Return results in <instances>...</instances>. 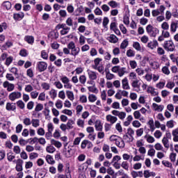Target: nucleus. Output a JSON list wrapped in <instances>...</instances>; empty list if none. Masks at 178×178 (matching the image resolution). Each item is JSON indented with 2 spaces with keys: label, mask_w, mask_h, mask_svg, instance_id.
<instances>
[{
  "label": "nucleus",
  "mask_w": 178,
  "mask_h": 178,
  "mask_svg": "<svg viewBox=\"0 0 178 178\" xmlns=\"http://www.w3.org/2000/svg\"><path fill=\"white\" fill-rule=\"evenodd\" d=\"M109 140L111 143H114L119 148H124V140H122L121 137L116 135H112L110 136Z\"/></svg>",
  "instance_id": "nucleus-1"
},
{
  "label": "nucleus",
  "mask_w": 178,
  "mask_h": 178,
  "mask_svg": "<svg viewBox=\"0 0 178 178\" xmlns=\"http://www.w3.org/2000/svg\"><path fill=\"white\" fill-rule=\"evenodd\" d=\"M67 48L70 49V55L74 56V58L80 54V47H76V44L73 41L68 43Z\"/></svg>",
  "instance_id": "nucleus-2"
},
{
  "label": "nucleus",
  "mask_w": 178,
  "mask_h": 178,
  "mask_svg": "<svg viewBox=\"0 0 178 178\" xmlns=\"http://www.w3.org/2000/svg\"><path fill=\"white\" fill-rule=\"evenodd\" d=\"M56 29L57 30H62L60 31V33L61 35H66V34H68L69 32L70 31V28L66 25V24H58L56 26Z\"/></svg>",
  "instance_id": "nucleus-3"
},
{
  "label": "nucleus",
  "mask_w": 178,
  "mask_h": 178,
  "mask_svg": "<svg viewBox=\"0 0 178 178\" xmlns=\"http://www.w3.org/2000/svg\"><path fill=\"white\" fill-rule=\"evenodd\" d=\"M164 49L168 51V52H173L175 51L176 47L175 46V43L172 40H166L164 42L163 45Z\"/></svg>",
  "instance_id": "nucleus-4"
},
{
  "label": "nucleus",
  "mask_w": 178,
  "mask_h": 178,
  "mask_svg": "<svg viewBox=\"0 0 178 178\" xmlns=\"http://www.w3.org/2000/svg\"><path fill=\"white\" fill-rule=\"evenodd\" d=\"M146 31L150 37H156V34L159 33V30L156 28H154L152 25L149 24L146 26Z\"/></svg>",
  "instance_id": "nucleus-5"
},
{
  "label": "nucleus",
  "mask_w": 178,
  "mask_h": 178,
  "mask_svg": "<svg viewBox=\"0 0 178 178\" xmlns=\"http://www.w3.org/2000/svg\"><path fill=\"white\" fill-rule=\"evenodd\" d=\"M47 67H48V64L44 61H39L37 63V69L38 72H42L47 70Z\"/></svg>",
  "instance_id": "nucleus-6"
},
{
  "label": "nucleus",
  "mask_w": 178,
  "mask_h": 178,
  "mask_svg": "<svg viewBox=\"0 0 178 178\" xmlns=\"http://www.w3.org/2000/svg\"><path fill=\"white\" fill-rule=\"evenodd\" d=\"M112 115H113V116H118L119 118V119H120V120H124V119L126 118V113L123 112V111H119L118 110H113L111 111Z\"/></svg>",
  "instance_id": "nucleus-7"
},
{
  "label": "nucleus",
  "mask_w": 178,
  "mask_h": 178,
  "mask_svg": "<svg viewBox=\"0 0 178 178\" xmlns=\"http://www.w3.org/2000/svg\"><path fill=\"white\" fill-rule=\"evenodd\" d=\"M8 98L10 101H16V99L22 98V92H13L9 95Z\"/></svg>",
  "instance_id": "nucleus-8"
},
{
  "label": "nucleus",
  "mask_w": 178,
  "mask_h": 178,
  "mask_svg": "<svg viewBox=\"0 0 178 178\" xmlns=\"http://www.w3.org/2000/svg\"><path fill=\"white\" fill-rule=\"evenodd\" d=\"M87 72L90 80H97V79H98L99 74L97 72L90 70H88Z\"/></svg>",
  "instance_id": "nucleus-9"
},
{
  "label": "nucleus",
  "mask_w": 178,
  "mask_h": 178,
  "mask_svg": "<svg viewBox=\"0 0 178 178\" xmlns=\"http://www.w3.org/2000/svg\"><path fill=\"white\" fill-rule=\"evenodd\" d=\"M159 45V43H158V41L154 40L152 41H150L147 43V47L149 48V49H156V47Z\"/></svg>",
  "instance_id": "nucleus-10"
},
{
  "label": "nucleus",
  "mask_w": 178,
  "mask_h": 178,
  "mask_svg": "<svg viewBox=\"0 0 178 178\" xmlns=\"http://www.w3.org/2000/svg\"><path fill=\"white\" fill-rule=\"evenodd\" d=\"M106 120H107L108 123H111V124H115V123L118 122V117H116V115H107L106 116Z\"/></svg>",
  "instance_id": "nucleus-11"
},
{
  "label": "nucleus",
  "mask_w": 178,
  "mask_h": 178,
  "mask_svg": "<svg viewBox=\"0 0 178 178\" xmlns=\"http://www.w3.org/2000/svg\"><path fill=\"white\" fill-rule=\"evenodd\" d=\"M3 87H4V88H7V91L9 92L13 91V90H15V85L13 83H9L8 81L3 82Z\"/></svg>",
  "instance_id": "nucleus-12"
},
{
  "label": "nucleus",
  "mask_w": 178,
  "mask_h": 178,
  "mask_svg": "<svg viewBox=\"0 0 178 178\" xmlns=\"http://www.w3.org/2000/svg\"><path fill=\"white\" fill-rule=\"evenodd\" d=\"M121 83L123 90H130V85L129 84V79H127V77L122 79Z\"/></svg>",
  "instance_id": "nucleus-13"
},
{
  "label": "nucleus",
  "mask_w": 178,
  "mask_h": 178,
  "mask_svg": "<svg viewBox=\"0 0 178 178\" xmlns=\"http://www.w3.org/2000/svg\"><path fill=\"white\" fill-rule=\"evenodd\" d=\"M147 92L148 94H151L152 97H156L159 94L158 91L155 90V88L152 86H148L147 88Z\"/></svg>",
  "instance_id": "nucleus-14"
},
{
  "label": "nucleus",
  "mask_w": 178,
  "mask_h": 178,
  "mask_svg": "<svg viewBox=\"0 0 178 178\" xmlns=\"http://www.w3.org/2000/svg\"><path fill=\"white\" fill-rule=\"evenodd\" d=\"M15 170L17 172H23V160L20 159L17 160Z\"/></svg>",
  "instance_id": "nucleus-15"
},
{
  "label": "nucleus",
  "mask_w": 178,
  "mask_h": 178,
  "mask_svg": "<svg viewBox=\"0 0 178 178\" xmlns=\"http://www.w3.org/2000/svg\"><path fill=\"white\" fill-rule=\"evenodd\" d=\"M152 108L156 112H162V111H163V108H165V106L163 105H159L156 103H153Z\"/></svg>",
  "instance_id": "nucleus-16"
},
{
  "label": "nucleus",
  "mask_w": 178,
  "mask_h": 178,
  "mask_svg": "<svg viewBox=\"0 0 178 178\" xmlns=\"http://www.w3.org/2000/svg\"><path fill=\"white\" fill-rule=\"evenodd\" d=\"M95 128L97 131H102L103 127L101 120H97L95 122Z\"/></svg>",
  "instance_id": "nucleus-17"
},
{
  "label": "nucleus",
  "mask_w": 178,
  "mask_h": 178,
  "mask_svg": "<svg viewBox=\"0 0 178 178\" xmlns=\"http://www.w3.org/2000/svg\"><path fill=\"white\" fill-rule=\"evenodd\" d=\"M143 176L145 178H149V177H155L156 176V174L154 172H149L148 170H145L143 171Z\"/></svg>",
  "instance_id": "nucleus-18"
},
{
  "label": "nucleus",
  "mask_w": 178,
  "mask_h": 178,
  "mask_svg": "<svg viewBox=\"0 0 178 178\" xmlns=\"http://www.w3.org/2000/svg\"><path fill=\"white\" fill-rule=\"evenodd\" d=\"M107 40L109 41V42H111V44H116V42L119 41L118 37H116V35L114 34L110 35V36L107 38Z\"/></svg>",
  "instance_id": "nucleus-19"
},
{
  "label": "nucleus",
  "mask_w": 178,
  "mask_h": 178,
  "mask_svg": "<svg viewBox=\"0 0 178 178\" xmlns=\"http://www.w3.org/2000/svg\"><path fill=\"white\" fill-rule=\"evenodd\" d=\"M149 65L154 70H158L161 67V63L157 61L149 62Z\"/></svg>",
  "instance_id": "nucleus-20"
},
{
  "label": "nucleus",
  "mask_w": 178,
  "mask_h": 178,
  "mask_svg": "<svg viewBox=\"0 0 178 178\" xmlns=\"http://www.w3.org/2000/svg\"><path fill=\"white\" fill-rule=\"evenodd\" d=\"M174 143H178V127L172 131Z\"/></svg>",
  "instance_id": "nucleus-21"
},
{
  "label": "nucleus",
  "mask_w": 178,
  "mask_h": 178,
  "mask_svg": "<svg viewBox=\"0 0 178 178\" xmlns=\"http://www.w3.org/2000/svg\"><path fill=\"white\" fill-rule=\"evenodd\" d=\"M49 95L51 99H55V98L58 97V92L55 89H51L50 91H49Z\"/></svg>",
  "instance_id": "nucleus-22"
},
{
  "label": "nucleus",
  "mask_w": 178,
  "mask_h": 178,
  "mask_svg": "<svg viewBox=\"0 0 178 178\" xmlns=\"http://www.w3.org/2000/svg\"><path fill=\"white\" fill-rule=\"evenodd\" d=\"M108 6H111V8H113V9H115L116 8H119V6H120V4L115 1L112 0L108 2Z\"/></svg>",
  "instance_id": "nucleus-23"
},
{
  "label": "nucleus",
  "mask_w": 178,
  "mask_h": 178,
  "mask_svg": "<svg viewBox=\"0 0 178 178\" xmlns=\"http://www.w3.org/2000/svg\"><path fill=\"white\" fill-rule=\"evenodd\" d=\"M126 73H127V70L126 69V67H120L119 68L118 70V76L119 77H123V76H124V74H126Z\"/></svg>",
  "instance_id": "nucleus-24"
},
{
  "label": "nucleus",
  "mask_w": 178,
  "mask_h": 178,
  "mask_svg": "<svg viewBox=\"0 0 178 178\" xmlns=\"http://www.w3.org/2000/svg\"><path fill=\"white\" fill-rule=\"evenodd\" d=\"M161 141L164 148L169 149V147H170V145H169V139H168V138L164 136Z\"/></svg>",
  "instance_id": "nucleus-25"
},
{
  "label": "nucleus",
  "mask_w": 178,
  "mask_h": 178,
  "mask_svg": "<svg viewBox=\"0 0 178 178\" xmlns=\"http://www.w3.org/2000/svg\"><path fill=\"white\" fill-rule=\"evenodd\" d=\"M131 85L133 87V88H140V86H141V83H140V80L135 79L131 81Z\"/></svg>",
  "instance_id": "nucleus-26"
},
{
  "label": "nucleus",
  "mask_w": 178,
  "mask_h": 178,
  "mask_svg": "<svg viewBox=\"0 0 178 178\" xmlns=\"http://www.w3.org/2000/svg\"><path fill=\"white\" fill-rule=\"evenodd\" d=\"M64 155H65L66 158H70L72 156V148L70 147H65Z\"/></svg>",
  "instance_id": "nucleus-27"
},
{
  "label": "nucleus",
  "mask_w": 178,
  "mask_h": 178,
  "mask_svg": "<svg viewBox=\"0 0 178 178\" xmlns=\"http://www.w3.org/2000/svg\"><path fill=\"white\" fill-rule=\"evenodd\" d=\"M178 29V21L176 22H172L170 24V31L172 33H176V31Z\"/></svg>",
  "instance_id": "nucleus-28"
},
{
  "label": "nucleus",
  "mask_w": 178,
  "mask_h": 178,
  "mask_svg": "<svg viewBox=\"0 0 178 178\" xmlns=\"http://www.w3.org/2000/svg\"><path fill=\"white\" fill-rule=\"evenodd\" d=\"M145 138L146 141H147V143H149V144H152V143H155V138H154L151 135H145Z\"/></svg>",
  "instance_id": "nucleus-29"
},
{
  "label": "nucleus",
  "mask_w": 178,
  "mask_h": 178,
  "mask_svg": "<svg viewBox=\"0 0 178 178\" xmlns=\"http://www.w3.org/2000/svg\"><path fill=\"white\" fill-rule=\"evenodd\" d=\"M66 95L70 101H74V93L70 90H66Z\"/></svg>",
  "instance_id": "nucleus-30"
},
{
  "label": "nucleus",
  "mask_w": 178,
  "mask_h": 178,
  "mask_svg": "<svg viewBox=\"0 0 178 178\" xmlns=\"http://www.w3.org/2000/svg\"><path fill=\"white\" fill-rule=\"evenodd\" d=\"M51 145H54L56 148H60L62 147V143L54 139L51 140Z\"/></svg>",
  "instance_id": "nucleus-31"
},
{
  "label": "nucleus",
  "mask_w": 178,
  "mask_h": 178,
  "mask_svg": "<svg viewBox=\"0 0 178 178\" xmlns=\"http://www.w3.org/2000/svg\"><path fill=\"white\" fill-rule=\"evenodd\" d=\"M24 17V13H16L13 15V19L15 20H22V19Z\"/></svg>",
  "instance_id": "nucleus-32"
},
{
  "label": "nucleus",
  "mask_w": 178,
  "mask_h": 178,
  "mask_svg": "<svg viewBox=\"0 0 178 178\" xmlns=\"http://www.w3.org/2000/svg\"><path fill=\"white\" fill-rule=\"evenodd\" d=\"M133 48L136 49V51H141V44L138 42H134L132 44Z\"/></svg>",
  "instance_id": "nucleus-33"
},
{
  "label": "nucleus",
  "mask_w": 178,
  "mask_h": 178,
  "mask_svg": "<svg viewBox=\"0 0 178 178\" xmlns=\"http://www.w3.org/2000/svg\"><path fill=\"white\" fill-rule=\"evenodd\" d=\"M12 62H13V56H10L6 58L4 65H6L7 67H9L10 66V63H12Z\"/></svg>",
  "instance_id": "nucleus-34"
},
{
  "label": "nucleus",
  "mask_w": 178,
  "mask_h": 178,
  "mask_svg": "<svg viewBox=\"0 0 178 178\" xmlns=\"http://www.w3.org/2000/svg\"><path fill=\"white\" fill-rule=\"evenodd\" d=\"M147 124L149 125V129L152 132L155 131V125H154V120L151 119L148 121Z\"/></svg>",
  "instance_id": "nucleus-35"
},
{
  "label": "nucleus",
  "mask_w": 178,
  "mask_h": 178,
  "mask_svg": "<svg viewBox=\"0 0 178 178\" xmlns=\"http://www.w3.org/2000/svg\"><path fill=\"white\" fill-rule=\"evenodd\" d=\"M46 161L47 163H49L50 165H54V163H55V160H54L52 156L49 154L46 156Z\"/></svg>",
  "instance_id": "nucleus-36"
},
{
  "label": "nucleus",
  "mask_w": 178,
  "mask_h": 178,
  "mask_svg": "<svg viewBox=\"0 0 178 178\" xmlns=\"http://www.w3.org/2000/svg\"><path fill=\"white\" fill-rule=\"evenodd\" d=\"M6 109H7V111H15V109H16V104L7 103Z\"/></svg>",
  "instance_id": "nucleus-37"
},
{
  "label": "nucleus",
  "mask_w": 178,
  "mask_h": 178,
  "mask_svg": "<svg viewBox=\"0 0 178 178\" xmlns=\"http://www.w3.org/2000/svg\"><path fill=\"white\" fill-rule=\"evenodd\" d=\"M41 87H42V90H44V91H48V90H49V88H51V85L48 83L42 82L41 83Z\"/></svg>",
  "instance_id": "nucleus-38"
},
{
  "label": "nucleus",
  "mask_w": 178,
  "mask_h": 178,
  "mask_svg": "<svg viewBox=\"0 0 178 178\" xmlns=\"http://www.w3.org/2000/svg\"><path fill=\"white\" fill-rule=\"evenodd\" d=\"M2 6H3V8H6L7 10H9V9L12 8V3H10V1H6L3 2Z\"/></svg>",
  "instance_id": "nucleus-39"
},
{
  "label": "nucleus",
  "mask_w": 178,
  "mask_h": 178,
  "mask_svg": "<svg viewBox=\"0 0 178 178\" xmlns=\"http://www.w3.org/2000/svg\"><path fill=\"white\" fill-rule=\"evenodd\" d=\"M129 47V40L127 39H125L122 41V42L120 44V49H126Z\"/></svg>",
  "instance_id": "nucleus-40"
},
{
  "label": "nucleus",
  "mask_w": 178,
  "mask_h": 178,
  "mask_svg": "<svg viewBox=\"0 0 178 178\" xmlns=\"http://www.w3.org/2000/svg\"><path fill=\"white\" fill-rule=\"evenodd\" d=\"M46 151L49 154H54L56 151V149L54 146L49 145L46 147Z\"/></svg>",
  "instance_id": "nucleus-41"
},
{
  "label": "nucleus",
  "mask_w": 178,
  "mask_h": 178,
  "mask_svg": "<svg viewBox=\"0 0 178 178\" xmlns=\"http://www.w3.org/2000/svg\"><path fill=\"white\" fill-rule=\"evenodd\" d=\"M24 40L28 42V44H34V37L33 36H25Z\"/></svg>",
  "instance_id": "nucleus-42"
},
{
  "label": "nucleus",
  "mask_w": 178,
  "mask_h": 178,
  "mask_svg": "<svg viewBox=\"0 0 178 178\" xmlns=\"http://www.w3.org/2000/svg\"><path fill=\"white\" fill-rule=\"evenodd\" d=\"M31 124L33 127H39L40 126V120L38 119H32L31 120Z\"/></svg>",
  "instance_id": "nucleus-43"
},
{
  "label": "nucleus",
  "mask_w": 178,
  "mask_h": 178,
  "mask_svg": "<svg viewBox=\"0 0 178 178\" xmlns=\"http://www.w3.org/2000/svg\"><path fill=\"white\" fill-rule=\"evenodd\" d=\"M123 140L127 141V143H131L134 141V137H131V136H129V135L125 134L123 136Z\"/></svg>",
  "instance_id": "nucleus-44"
},
{
  "label": "nucleus",
  "mask_w": 178,
  "mask_h": 178,
  "mask_svg": "<svg viewBox=\"0 0 178 178\" xmlns=\"http://www.w3.org/2000/svg\"><path fill=\"white\" fill-rule=\"evenodd\" d=\"M135 55L136 52H134V50L129 49L127 51V56H128V58H133Z\"/></svg>",
  "instance_id": "nucleus-45"
},
{
  "label": "nucleus",
  "mask_w": 178,
  "mask_h": 178,
  "mask_svg": "<svg viewBox=\"0 0 178 178\" xmlns=\"http://www.w3.org/2000/svg\"><path fill=\"white\" fill-rule=\"evenodd\" d=\"M73 124H74V121L73 120H70L66 124L67 130H71V129H73Z\"/></svg>",
  "instance_id": "nucleus-46"
},
{
  "label": "nucleus",
  "mask_w": 178,
  "mask_h": 178,
  "mask_svg": "<svg viewBox=\"0 0 178 178\" xmlns=\"http://www.w3.org/2000/svg\"><path fill=\"white\" fill-rule=\"evenodd\" d=\"M26 92H31L34 91V88L31 84L26 85L24 88Z\"/></svg>",
  "instance_id": "nucleus-47"
},
{
  "label": "nucleus",
  "mask_w": 178,
  "mask_h": 178,
  "mask_svg": "<svg viewBox=\"0 0 178 178\" xmlns=\"http://www.w3.org/2000/svg\"><path fill=\"white\" fill-rule=\"evenodd\" d=\"M60 80L64 84H67V83H70V79H69V78L66 76H61Z\"/></svg>",
  "instance_id": "nucleus-48"
},
{
  "label": "nucleus",
  "mask_w": 178,
  "mask_h": 178,
  "mask_svg": "<svg viewBox=\"0 0 178 178\" xmlns=\"http://www.w3.org/2000/svg\"><path fill=\"white\" fill-rule=\"evenodd\" d=\"M161 72L162 73H163V74H165L166 76H169V74H170V70H169V67H163L161 69Z\"/></svg>",
  "instance_id": "nucleus-49"
},
{
  "label": "nucleus",
  "mask_w": 178,
  "mask_h": 178,
  "mask_svg": "<svg viewBox=\"0 0 178 178\" xmlns=\"http://www.w3.org/2000/svg\"><path fill=\"white\" fill-rule=\"evenodd\" d=\"M40 93L37 90H34V91L32 90V92L30 93L31 97L33 99H37Z\"/></svg>",
  "instance_id": "nucleus-50"
},
{
  "label": "nucleus",
  "mask_w": 178,
  "mask_h": 178,
  "mask_svg": "<svg viewBox=\"0 0 178 178\" xmlns=\"http://www.w3.org/2000/svg\"><path fill=\"white\" fill-rule=\"evenodd\" d=\"M90 56H97V55H98V51H97V49L92 47L90 49Z\"/></svg>",
  "instance_id": "nucleus-51"
},
{
  "label": "nucleus",
  "mask_w": 178,
  "mask_h": 178,
  "mask_svg": "<svg viewBox=\"0 0 178 178\" xmlns=\"http://www.w3.org/2000/svg\"><path fill=\"white\" fill-rule=\"evenodd\" d=\"M79 80L81 84H86V81H87V77H86V75H81L79 78Z\"/></svg>",
  "instance_id": "nucleus-52"
},
{
  "label": "nucleus",
  "mask_w": 178,
  "mask_h": 178,
  "mask_svg": "<svg viewBox=\"0 0 178 178\" xmlns=\"http://www.w3.org/2000/svg\"><path fill=\"white\" fill-rule=\"evenodd\" d=\"M44 109V105L42 104H38L35 108V112H40Z\"/></svg>",
  "instance_id": "nucleus-53"
},
{
  "label": "nucleus",
  "mask_w": 178,
  "mask_h": 178,
  "mask_svg": "<svg viewBox=\"0 0 178 178\" xmlns=\"http://www.w3.org/2000/svg\"><path fill=\"white\" fill-rule=\"evenodd\" d=\"M10 73H13L14 76H19V70H17V68L13 67L12 68H10Z\"/></svg>",
  "instance_id": "nucleus-54"
},
{
  "label": "nucleus",
  "mask_w": 178,
  "mask_h": 178,
  "mask_svg": "<svg viewBox=\"0 0 178 178\" xmlns=\"http://www.w3.org/2000/svg\"><path fill=\"white\" fill-rule=\"evenodd\" d=\"M23 123L25 126H30L31 124V119L30 118H25L23 120Z\"/></svg>",
  "instance_id": "nucleus-55"
},
{
  "label": "nucleus",
  "mask_w": 178,
  "mask_h": 178,
  "mask_svg": "<svg viewBox=\"0 0 178 178\" xmlns=\"http://www.w3.org/2000/svg\"><path fill=\"white\" fill-rule=\"evenodd\" d=\"M106 80H113V79H115V74H111V72H107L106 73Z\"/></svg>",
  "instance_id": "nucleus-56"
},
{
  "label": "nucleus",
  "mask_w": 178,
  "mask_h": 178,
  "mask_svg": "<svg viewBox=\"0 0 178 178\" xmlns=\"http://www.w3.org/2000/svg\"><path fill=\"white\" fill-rule=\"evenodd\" d=\"M58 15H60V17H63V19H65V17L67 16V12H66L65 10H60L58 12Z\"/></svg>",
  "instance_id": "nucleus-57"
},
{
  "label": "nucleus",
  "mask_w": 178,
  "mask_h": 178,
  "mask_svg": "<svg viewBox=\"0 0 178 178\" xmlns=\"http://www.w3.org/2000/svg\"><path fill=\"white\" fill-rule=\"evenodd\" d=\"M26 75L28 76V77H30V79H33V77H34V72H33V70L31 68L27 70Z\"/></svg>",
  "instance_id": "nucleus-58"
},
{
  "label": "nucleus",
  "mask_w": 178,
  "mask_h": 178,
  "mask_svg": "<svg viewBox=\"0 0 178 178\" xmlns=\"http://www.w3.org/2000/svg\"><path fill=\"white\" fill-rule=\"evenodd\" d=\"M17 106L19 107L20 109H24L26 104L22 100L17 102Z\"/></svg>",
  "instance_id": "nucleus-59"
},
{
  "label": "nucleus",
  "mask_w": 178,
  "mask_h": 178,
  "mask_svg": "<svg viewBox=\"0 0 178 178\" xmlns=\"http://www.w3.org/2000/svg\"><path fill=\"white\" fill-rule=\"evenodd\" d=\"M56 108H57V109H62V108H63V103L62 102L61 100L56 101Z\"/></svg>",
  "instance_id": "nucleus-60"
},
{
  "label": "nucleus",
  "mask_w": 178,
  "mask_h": 178,
  "mask_svg": "<svg viewBox=\"0 0 178 178\" xmlns=\"http://www.w3.org/2000/svg\"><path fill=\"white\" fill-rule=\"evenodd\" d=\"M66 26H68L69 27H72L73 26V19L72 17H68L65 21Z\"/></svg>",
  "instance_id": "nucleus-61"
},
{
  "label": "nucleus",
  "mask_w": 178,
  "mask_h": 178,
  "mask_svg": "<svg viewBox=\"0 0 178 178\" xmlns=\"http://www.w3.org/2000/svg\"><path fill=\"white\" fill-rule=\"evenodd\" d=\"M67 11L68 13H73L74 12V7L72 4H68L67 6Z\"/></svg>",
  "instance_id": "nucleus-62"
},
{
  "label": "nucleus",
  "mask_w": 178,
  "mask_h": 178,
  "mask_svg": "<svg viewBox=\"0 0 178 178\" xmlns=\"http://www.w3.org/2000/svg\"><path fill=\"white\" fill-rule=\"evenodd\" d=\"M129 79L131 81H133L134 80H137V74L135 72H131L129 73Z\"/></svg>",
  "instance_id": "nucleus-63"
},
{
  "label": "nucleus",
  "mask_w": 178,
  "mask_h": 178,
  "mask_svg": "<svg viewBox=\"0 0 178 178\" xmlns=\"http://www.w3.org/2000/svg\"><path fill=\"white\" fill-rule=\"evenodd\" d=\"M154 136L155 137V138H161V137H162L161 131L159 130H156L154 134Z\"/></svg>",
  "instance_id": "nucleus-64"
}]
</instances>
